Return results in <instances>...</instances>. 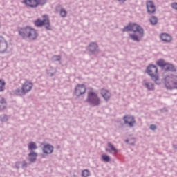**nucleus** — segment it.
Wrapping results in <instances>:
<instances>
[{"label": "nucleus", "instance_id": "obj_13", "mask_svg": "<svg viewBox=\"0 0 177 177\" xmlns=\"http://www.w3.org/2000/svg\"><path fill=\"white\" fill-rule=\"evenodd\" d=\"M147 9L148 13H154L156 12V6L153 1H147Z\"/></svg>", "mask_w": 177, "mask_h": 177}, {"label": "nucleus", "instance_id": "obj_24", "mask_svg": "<svg viewBox=\"0 0 177 177\" xmlns=\"http://www.w3.org/2000/svg\"><path fill=\"white\" fill-rule=\"evenodd\" d=\"M108 146L109 147V149L112 151H114L115 153H118V151L117 150V149H115V147H114V145H112L111 143L109 142L108 143Z\"/></svg>", "mask_w": 177, "mask_h": 177}, {"label": "nucleus", "instance_id": "obj_4", "mask_svg": "<svg viewBox=\"0 0 177 177\" xmlns=\"http://www.w3.org/2000/svg\"><path fill=\"white\" fill-rule=\"evenodd\" d=\"M32 86L34 84L30 81H26L22 85L21 90L17 89L15 91V95L18 96H23V95H26V93H28L31 89H32Z\"/></svg>", "mask_w": 177, "mask_h": 177}, {"label": "nucleus", "instance_id": "obj_22", "mask_svg": "<svg viewBox=\"0 0 177 177\" xmlns=\"http://www.w3.org/2000/svg\"><path fill=\"white\" fill-rule=\"evenodd\" d=\"M149 21L151 24H152L153 25L154 24H157L158 19H157V17H151L149 19Z\"/></svg>", "mask_w": 177, "mask_h": 177}, {"label": "nucleus", "instance_id": "obj_8", "mask_svg": "<svg viewBox=\"0 0 177 177\" xmlns=\"http://www.w3.org/2000/svg\"><path fill=\"white\" fill-rule=\"evenodd\" d=\"M156 64L159 66V67H163L165 71H176V70L175 69V66H174L171 64L165 62V61L162 59H159L156 62Z\"/></svg>", "mask_w": 177, "mask_h": 177}, {"label": "nucleus", "instance_id": "obj_25", "mask_svg": "<svg viewBox=\"0 0 177 177\" xmlns=\"http://www.w3.org/2000/svg\"><path fill=\"white\" fill-rule=\"evenodd\" d=\"M145 85L149 91H153V89H154V84L152 83H147Z\"/></svg>", "mask_w": 177, "mask_h": 177}, {"label": "nucleus", "instance_id": "obj_18", "mask_svg": "<svg viewBox=\"0 0 177 177\" xmlns=\"http://www.w3.org/2000/svg\"><path fill=\"white\" fill-rule=\"evenodd\" d=\"M37 153L35 152H32L29 154V161L30 162H34L37 160Z\"/></svg>", "mask_w": 177, "mask_h": 177}, {"label": "nucleus", "instance_id": "obj_10", "mask_svg": "<svg viewBox=\"0 0 177 177\" xmlns=\"http://www.w3.org/2000/svg\"><path fill=\"white\" fill-rule=\"evenodd\" d=\"M24 3L30 8H37L39 3H41V5L44 4L39 2V0H24Z\"/></svg>", "mask_w": 177, "mask_h": 177}, {"label": "nucleus", "instance_id": "obj_32", "mask_svg": "<svg viewBox=\"0 0 177 177\" xmlns=\"http://www.w3.org/2000/svg\"><path fill=\"white\" fill-rule=\"evenodd\" d=\"M40 3H45L46 2V0H39Z\"/></svg>", "mask_w": 177, "mask_h": 177}, {"label": "nucleus", "instance_id": "obj_11", "mask_svg": "<svg viewBox=\"0 0 177 177\" xmlns=\"http://www.w3.org/2000/svg\"><path fill=\"white\" fill-rule=\"evenodd\" d=\"M8 50V43L5 39L0 37V53H5Z\"/></svg>", "mask_w": 177, "mask_h": 177}, {"label": "nucleus", "instance_id": "obj_12", "mask_svg": "<svg viewBox=\"0 0 177 177\" xmlns=\"http://www.w3.org/2000/svg\"><path fill=\"white\" fill-rule=\"evenodd\" d=\"M123 120L129 127H133V125H135L136 121L133 116L127 115L123 118Z\"/></svg>", "mask_w": 177, "mask_h": 177}, {"label": "nucleus", "instance_id": "obj_29", "mask_svg": "<svg viewBox=\"0 0 177 177\" xmlns=\"http://www.w3.org/2000/svg\"><path fill=\"white\" fill-rule=\"evenodd\" d=\"M150 128H151V129H152V131H154V129H156L157 127H156V125L151 124L150 126Z\"/></svg>", "mask_w": 177, "mask_h": 177}, {"label": "nucleus", "instance_id": "obj_33", "mask_svg": "<svg viewBox=\"0 0 177 177\" xmlns=\"http://www.w3.org/2000/svg\"><path fill=\"white\" fill-rule=\"evenodd\" d=\"M120 2H125L127 0H118Z\"/></svg>", "mask_w": 177, "mask_h": 177}, {"label": "nucleus", "instance_id": "obj_3", "mask_svg": "<svg viewBox=\"0 0 177 177\" xmlns=\"http://www.w3.org/2000/svg\"><path fill=\"white\" fill-rule=\"evenodd\" d=\"M88 91L86 102L91 106H99L102 103V101L97 93L95 92L92 88H89Z\"/></svg>", "mask_w": 177, "mask_h": 177}, {"label": "nucleus", "instance_id": "obj_28", "mask_svg": "<svg viewBox=\"0 0 177 177\" xmlns=\"http://www.w3.org/2000/svg\"><path fill=\"white\" fill-rule=\"evenodd\" d=\"M171 8L173 9H175L176 10H177V3H171Z\"/></svg>", "mask_w": 177, "mask_h": 177}, {"label": "nucleus", "instance_id": "obj_1", "mask_svg": "<svg viewBox=\"0 0 177 177\" xmlns=\"http://www.w3.org/2000/svg\"><path fill=\"white\" fill-rule=\"evenodd\" d=\"M127 31H132L134 32L133 34H129V35L131 39L136 41V42H139V41H140V39H142L143 36L145 35L143 28L135 23H129L123 28L124 32Z\"/></svg>", "mask_w": 177, "mask_h": 177}, {"label": "nucleus", "instance_id": "obj_6", "mask_svg": "<svg viewBox=\"0 0 177 177\" xmlns=\"http://www.w3.org/2000/svg\"><path fill=\"white\" fill-rule=\"evenodd\" d=\"M147 73L148 75L151 76L152 80L157 82L158 81V68H157L156 66L150 65L147 68Z\"/></svg>", "mask_w": 177, "mask_h": 177}, {"label": "nucleus", "instance_id": "obj_23", "mask_svg": "<svg viewBox=\"0 0 177 177\" xmlns=\"http://www.w3.org/2000/svg\"><path fill=\"white\" fill-rule=\"evenodd\" d=\"M5 81L0 79V92L3 91V90L5 89Z\"/></svg>", "mask_w": 177, "mask_h": 177}, {"label": "nucleus", "instance_id": "obj_19", "mask_svg": "<svg viewBox=\"0 0 177 177\" xmlns=\"http://www.w3.org/2000/svg\"><path fill=\"white\" fill-rule=\"evenodd\" d=\"M6 107V102L5 101V99L1 98L0 99V110H3Z\"/></svg>", "mask_w": 177, "mask_h": 177}, {"label": "nucleus", "instance_id": "obj_15", "mask_svg": "<svg viewBox=\"0 0 177 177\" xmlns=\"http://www.w3.org/2000/svg\"><path fill=\"white\" fill-rule=\"evenodd\" d=\"M43 151L45 154H52L53 153V147L48 144L44 146Z\"/></svg>", "mask_w": 177, "mask_h": 177}, {"label": "nucleus", "instance_id": "obj_31", "mask_svg": "<svg viewBox=\"0 0 177 177\" xmlns=\"http://www.w3.org/2000/svg\"><path fill=\"white\" fill-rule=\"evenodd\" d=\"M54 59H55L59 61V60H60L61 57L59 55H55V56H54Z\"/></svg>", "mask_w": 177, "mask_h": 177}, {"label": "nucleus", "instance_id": "obj_26", "mask_svg": "<svg viewBox=\"0 0 177 177\" xmlns=\"http://www.w3.org/2000/svg\"><path fill=\"white\" fill-rule=\"evenodd\" d=\"M102 158L104 161H105V162H110V157L106 154H103L102 156Z\"/></svg>", "mask_w": 177, "mask_h": 177}, {"label": "nucleus", "instance_id": "obj_2", "mask_svg": "<svg viewBox=\"0 0 177 177\" xmlns=\"http://www.w3.org/2000/svg\"><path fill=\"white\" fill-rule=\"evenodd\" d=\"M18 32L24 39H28L30 41H35L38 38V32L30 26L19 28Z\"/></svg>", "mask_w": 177, "mask_h": 177}, {"label": "nucleus", "instance_id": "obj_9", "mask_svg": "<svg viewBox=\"0 0 177 177\" xmlns=\"http://www.w3.org/2000/svg\"><path fill=\"white\" fill-rule=\"evenodd\" d=\"M86 92V87L84 84H77L75 88V95L76 96H81Z\"/></svg>", "mask_w": 177, "mask_h": 177}, {"label": "nucleus", "instance_id": "obj_34", "mask_svg": "<svg viewBox=\"0 0 177 177\" xmlns=\"http://www.w3.org/2000/svg\"><path fill=\"white\" fill-rule=\"evenodd\" d=\"M106 151H109V149H106Z\"/></svg>", "mask_w": 177, "mask_h": 177}, {"label": "nucleus", "instance_id": "obj_7", "mask_svg": "<svg viewBox=\"0 0 177 177\" xmlns=\"http://www.w3.org/2000/svg\"><path fill=\"white\" fill-rule=\"evenodd\" d=\"M44 19H37L35 21V25L36 27H42L44 26L46 30H50V22L49 21V18L47 15L43 16Z\"/></svg>", "mask_w": 177, "mask_h": 177}, {"label": "nucleus", "instance_id": "obj_17", "mask_svg": "<svg viewBox=\"0 0 177 177\" xmlns=\"http://www.w3.org/2000/svg\"><path fill=\"white\" fill-rule=\"evenodd\" d=\"M96 49H97V44L96 43L93 42L88 46V50L90 52H95Z\"/></svg>", "mask_w": 177, "mask_h": 177}, {"label": "nucleus", "instance_id": "obj_27", "mask_svg": "<svg viewBox=\"0 0 177 177\" xmlns=\"http://www.w3.org/2000/svg\"><path fill=\"white\" fill-rule=\"evenodd\" d=\"M66 15L67 12L66 11V10L62 9L60 10V16H62V17H66Z\"/></svg>", "mask_w": 177, "mask_h": 177}, {"label": "nucleus", "instance_id": "obj_30", "mask_svg": "<svg viewBox=\"0 0 177 177\" xmlns=\"http://www.w3.org/2000/svg\"><path fill=\"white\" fill-rule=\"evenodd\" d=\"M22 167L23 168H26V167H27V162H26V161L22 162Z\"/></svg>", "mask_w": 177, "mask_h": 177}, {"label": "nucleus", "instance_id": "obj_21", "mask_svg": "<svg viewBox=\"0 0 177 177\" xmlns=\"http://www.w3.org/2000/svg\"><path fill=\"white\" fill-rule=\"evenodd\" d=\"M91 175V172L88 169H84L82 171V176L83 177H88Z\"/></svg>", "mask_w": 177, "mask_h": 177}, {"label": "nucleus", "instance_id": "obj_14", "mask_svg": "<svg viewBox=\"0 0 177 177\" xmlns=\"http://www.w3.org/2000/svg\"><path fill=\"white\" fill-rule=\"evenodd\" d=\"M101 95L102 96V97L104 99V100H106V102H108V100H110V97L111 96V94L110 93V92L104 88H102L101 90Z\"/></svg>", "mask_w": 177, "mask_h": 177}, {"label": "nucleus", "instance_id": "obj_20", "mask_svg": "<svg viewBox=\"0 0 177 177\" xmlns=\"http://www.w3.org/2000/svg\"><path fill=\"white\" fill-rule=\"evenodd\" d=\"M29 150H35L37 149V145L35 142H30L28 145Z\"/></svg>", "mask_w": 177, "mask_h": 177}, {"label": "nucleus", "instance_id": "obj_16", "mask_svg": "<svg viewBox=\"0 0 177 177\" xmlns=\"http://www.w3.org/2000/svg\"><path fill=\"white\" fill-rule=\"evenodd\" d=\"M160 39L162 41H164V42H171V41H172V37L167 33H162L160 35Z\"/></svg>", "mask_w": 177, "mask_h": 177}, {"label": "nucleus", "instance_id": "obj_5", "mask_svg": "<svg viewBox=\"0 0 177 177\" xmlns=\"http://www.w3.org/2000/svg\"><path fill=\"white\" fill-rule=\"evenodd\" d=\"M167 89H177V75H170L166 77Z\"/></svg>", "mask_w": 177, "mask_h": 177}]
</instances>
